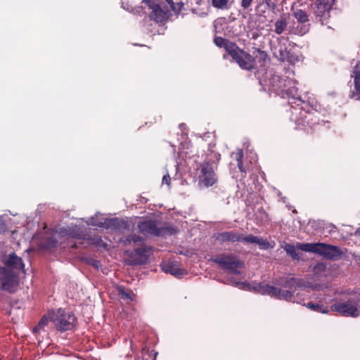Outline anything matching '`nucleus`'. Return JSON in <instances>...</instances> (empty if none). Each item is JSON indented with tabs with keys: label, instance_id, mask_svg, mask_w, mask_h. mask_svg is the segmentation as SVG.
I'll return each mask as SVG.
<instances>
[{
	"label": "nucleus",
	"instance_id": "obj_1",
	"mask_svg": "<svg viewBox=\"0 0 360 360\" xmlns=\"http://www.w3.org/2000/svg\"><path fill=\"white\" fill-rule=\"evenodd\" d=\"M296 82L288 77H282L278 75H271L269 78V89L276 94L284 97L285 95L295 100L292 101L302 109L305 110L307 103L299 96L298 89L295 86Z\"/></svg>",
	"mask_w": 360,
	"mask_h": 360
},
{
	"label": "nucleus",
	"instance_id": "obj_2",
	"mask_svg": "<svg viewBox=\"0 0 360 360\" xmlns=\"http://www.w3.org/2000/svg\"><path fill=\"white\" fill-rule=\"evenodd\" d=\"M137 229L144 236L165 237L177 233L178 229L169 223L146 219L137 223Z\"/></svg>",
	"mask_w": 360,
	"mask_h": 360
},
{
	"label": "nucleus",
	"instance_id": "obj_3",
	"mask_svg": "<svg viewBox=\"0 0 360 360\" xmlns=\"http://www.w3.org/2000/svg\"><path fill=\"white\" fill-rule=\"evenodd\" d=\"M216 240L221 245L227 243H233L236 242H241L245 243H256L262 246V248L265 250L271 248L269 242L266 239L258 238L252 234H249L245 236L243 233L235 231H226L219 233L216 236Z\"/></svg>",
	"mask_w": 360,
	"mask_h": 360
},
{
	"label": "nucleus",
	"instance_id": "obj_4",
	"mask_svg": "<svg viewBox=\"0 0 360 360\" xmlns=\"http://www.w3.org/2000/svg\"><path fill=\"white\" fill-rule=\"evenodd\" d=\"M297 248L304 252L319 254L328 259H335L342 255V250L338 247L322 243H297Z\"/></svg>",
	"mask_w": 360,
	"mask_h": 360
},
{
	"label": "nucleus",
	"instance_id": "obj_5",
	"mask_svg": "<svg viewBox=\"0 0 360 360\" xmlns=\"http://www.w3.org/2000/svg\"><path fill=\"white\" fill-rule=\"evenodd\" d=\"M50 321H52L56 329L60 332L72 330L77 323V319L73 313L66 311L60 308L49 312Z\"/></svg>",
	"mask_w": 360,
	"mask_h": 360
},
{
	"label": "nucleus",
	"instance_id": "obj_6",
	"mask_svg": "<svg viewBox=\"0 0 360 360\" xmlns=\"http://www.w3.org/2000/svg\"><path fill=\"white\" fill-rule=\"evenodd\" d=\"M212 261L224 271L238 275V269L243 267L244 262L233 254H221L212 259Z\"/></svg>",
	"mask_w": 360,
	"mask_h": 360
},
{
	"label": "nucleus",
	"instance_id": "obj_7",
	"mask_svg": "<svg viewBox=\"0 0 360 360\" xmlns=\"http://www.w3.org/2000/svg\"><path fill=\"white\" fill-rule=\"evenodd\" d=\"M331 309L342 316L358 317L360 316L359 300L352 297L347 300H340L331 306Z\"/></svg>",
	"mask_w": 360,
	"mask_h": 360
},
{
	"label": "nucleus",
	"instance_id": "obj_8",
	"mask_svg": "<svg viewBox=\"0 0 360 360\" xmlns=\"http://www.w3.org/2000/svg\"><path fill=\"white\" fill-rule=\"evenodd\" d=\"M19 281L17 274L12 270L0 266V290L10 293L17 290Z\"/></svg>",
	"mask_w": 360,
	"mask_h": 360
},
{
	"label": "nucleus",
	"instance_id": "obj_9",
	"mask_svg": "<svg viewBox=\"0 0 360 360\" xmlns=\"http://www.w3.org/2000/svg\"><path fill=\"white\" fill-rule=\"evenodd\" d=\"M238 66L245 70L252 71L255 70V58L252 55L245 51L236 45L231 53L229 55Z\"/></svg>",
	"mask_w": 360,
	"mask_h": 360
},
{
	"label": "nucleus",
	"instance_id": "obj_10",
	"mask_svg": "<svg viewBox=\"0 0 360 360\" xmlns=\"http://www.w3.org/2000/svg\"><path fill=\"white\" fill-rule=\"evenodd\" d=\"M258 291L264 295H268L276 299L285 300L290 302H296L294 295L295 290H283L280 288H276L268 284L259 285Z\"/></svg>",
	"mask_w": 360,
	"mask_h": 360
},
{
	"label": "nucleus",
	"instance_id": "obj_11",
	"mask_svg": "<svg viewBox=\"0 0 360 360\" xmlns=\"http://www.w3.org/2000/svg\"><path fill=\"white\" fill-rule=\"evenodd\" d=\"M198 171V183L200 186L210 187L217 181V175L209 162L200 164Z\"/></svg>",
	"mask_w": 360,
	"mask_h": 360
},
{
	"label": "nucleus",
	"instance_id": "obj_12",
	"mask_svg": "<svg viewBox=\"0 0 360 360\" xmlns=\"http://www.w3.org/2000/svg\"><path fill=\"white\" fill-rule=\"evenodd\" d=\"M97 226L106 229H110L119 232H123L125 230H128L129 228V224L127 221L117 217L105 218L103 221L98 223Z\"/></svg>",
	"mask_w": 360,
	"mask_h": 360
},
{
	"label": "nucleus",
	"instance_id": "obj_13",
	"mask_svg": "<svg viewBox=\"0 0 360 360\" xmlns=\"http://www.w3.org/2000/svg\"><path fill=\"white\" fill-rule=\"evenodd\" d=\"M274 56L281 62H288L290 64H295L299 60L298 56L288 49L285 44H279L275 48Z\"/></svg>",
	"mask_w": 360,
	"mask_h": 360
},
{
	"label": "nucleus",
	"instance_id": "obj_14",
	"mask_svg": "<svg viewBox=\"0 0 360 360\" xmlns=\"http://www.w3.org/2000/svg\"><path fill=\"white\" fill-rule=\"evenodd\" d=\"M151 245H143L134 250V252L130 255V257L134 264H145L148 262L149 254L153 250Z\"/></svg>",
	"mask_w": 360,
	"mask_h": 360
},
{
	"label": "nucleus",
	"instance_id": "obj_15",
	"mask_svg": "<svg viewBox=\"0 0 360 360\" xmlns=\"http://www.w3.org/2000/svg\"><path fill=\"white\" fill-rule=\"evenodd\" d=\"M351 78L354 79V89L349 91V98L360 101V61L352 68Z\"/></svg>",
	"mask_w": 360,
	"mask_h": 360
},
{
	"label": "nucleus",
	"instance_id": "obj_16",
	"mask_svg": "<svg viewBox=\"0 0 360 360\" xmlns=\"http://www.w3.org/2000/svg\"><path fill=\"white\" fill-rule=\"evenodd\" d=\"M214 44L219 47L224 48L226 52V54L223 55V58L226 59L227 58V55H229L234 47L237 45L235 42L231 41L229 39H224L221 37H216L214 39Z\"/></svg>",
	"mask_w": 360,
	"mask_h": 360
},
{
	"label": "nucleus",
	"instance_id": "obj_17",
	"mask_svg": "<svg viewBox=\"0 0 360 360\" xmlns=\"http://www.w3.org/2000/svg\"><path fill=\"white\" fill-rule=\"evenodd\" d=\"M312 9L316 20L321 22L322 25H323L324 20H326L329 16V11H330V8L317 5L316 3H314V6H312Z\"/></svg>",
	"mask_w": 360,
	"mask_h": 360
},
{
	"label": "nucleus",
	"instance_id": "obj_18",
	"mask_svg": "<svg viewBox=\"0 0 360 360\" xmlns=\"http://www.w3.org/2000/svg\"><path fill=\"white\" fill-rule=\"evenodd\" d=\"M5 265L7 267L18 270L24 269V264L20 257L15 255V253L10 254L8 259L4 262Z\"/></svg>",
	"mask_w": 360,
	"mask_h": 360
},
{
	"label": "nucleus",
	"instance_id": "obj_19",
	"mask_svg": "<svg viewBox=\"0 0 360 360\" xmlns=\"http://www.w3.org/2000/svg\"><path fill=\"white\" fill-rule=\"evenodd\" d=\"M282 286L285 288H288L289 290H295L297 288L305 287L304 281L303 279L297 278H287L283 283Z\"/></svg>",
	"mask_w": 360,
	"mask_h": 360
},
{
	"label": "nucleus",
	"instance_id": "obj_20",
	"mask_svg": "<svg viewBox=\"0 0 360 360\" xmlns=\"http://www.w3.org/2000/svg\"><path fill=\"white\" fill-rule=\"evenodd\" d=\"M152 12L150 14V18L156 22H162L167 20V13L164 11L160 6L158 4L151 8Z\"/></svg>",
	"mask_w": 360,
	"mask_h": 360
},
{
	"label": "nucleus",
	"instance_id": "obj_21",
	"mask_svg": "<svg viewBox=\"0 0 360 360\" xmlns=\"http://www.w3.org/2000/svg\"><path fill=\"white\" fill-rule=\"evenodd\" d=\"M252 54L253 58H255V70L256 69V61L262 67L265 66L266 63L270 60L267 53L259 48H255Z\"/></svg>",
	"mask_w": 360,
	"mask_h": 360
},
{
	"label": "nucleus",
	"instance_id": "obj_22",
	"mask_svg": "<svg viewBox=\"0 0 360 360\" xmlns=\"http://www.w3.org/2000/svg\"><path fill=\"white\" fill-rule=\"evenodd\" d=\"M118 295L123 300L128 302L133 301L135 295L131 289L126 288L123 286H118L117 288Z\"/></svg>",
	"mask_w": 360,
	"mask_h": 360
},
{
	"label": "nucleus",
	"instance_id": "obj_23",
	"mask_svg": "<svg viewBox=\"0 0 360 360\" xmlns=\"http://www.w3.org/2000/svg\"><path fill=\"white\" fill-rule=\"evenodd\" d=\"M162 270L166 273H169L175 276L183 275V270L179 268L172 262H168L162 266Z\"/></svg>",
	"mask_w": 360,
	"mask_h": 360
},
{
	"label": "nucleus",
	"instance_id": "obj_24",
	"mask_svg": "<svg viewBox=\"0 0 360 360\" xmlns=\"http://www.w3.org/2000/svg\"><path fill=\"white\" fill-rule=\"evenodd\" d=\"M283 248L286 252V253L294 259H300V252H297V245L295 247V245L285 243L284 245L283 246Z\"/></svg>",
	"mask_w": 360,
	"mask_h": 360
},
{
	"label": "nucleus",
	"instance_id": "obj_25",
	"mask_svg": "<svg viewBox=\"0 0 360 360\" xmlns=\"http://www.w3.org/2000/svg\"><path fill=\"white\" fill-rule=\"evenodd\" d=\"M68 237L77 239H85L84 234L77 226H68Z\"/></svg>",
	"mask_w": 360,
	"mask_h": 360
},
{
	"label": "nucleus",
	"instance_id": "obj_26",
	"mask_svg": "<svg viewBox=\"0 0 360 360\" xmlns=\"http://www.w3.org/2000/svg\"><path fill=\"white\" fill-rule=\"evenodd\" d=\"M292 15L296 18L298 22L305 24L309 21V14L302 9H297L292 13Z\"/></svg>",
	"mask_w": 360,
	"mask_h": 360
},
{
	"label": "nucleus",
	"instance_id": "obj_27",
	"mask_svg": "<svg viewBox=\"0 0 360 360\" xmlns=\"http://www.w3.org/2000/svg\"><path fill=\"white\" fill-rule=\"evenodd\" d=\"M89 243L95 245L97 248H108V244L102 240L99 236H94L88 238Z\"/></svg>",
	"mask_w": 360,
	"mask_h": 360
},
{
	"label": "nucleus",
	"instance_id": "obj_28",
	"mask_svg": "<svg viewBox=\"0 0 360 360\" xmlns=\"http://www.w3.org/2000/svg\"><path fill=\"white\" fill-rule=\"evenodd\" d=\"M287 25H288V23L286 21V19L282 16L279 20H278L275 22L274 32L277 34H282L283 32V31L285 30Z\"/></svg>",
	"mask_w": 360,
	"mask_h": 360
},
{
	"label": "nucleus",
	"instance_id": "obj_29",
	"mask_svg": "<svg viewBox=\"0 0 360 360\" xmlns=\"http://www.w3.org/2000/svg\"><path fill=\"white\" fill-rule=\"evenodd\" d=\"M257 220V223L260 225L265 224L269 221V214L264 211L263 208L258 209Z\"/></svg>",
	"mask_w": 360,
	"mask_h": 360
},
{
	"label": "nucleus",
	"instance_id": "obj_30",
	"mask_svg": "<svg viewBox=\"0 0 360 360\" xmlns=\"http://www.w3.org/2000/svg\"><path fill=\"white\" fill-rule=\"evenodd\" d=\"M50 320V316L49 315V317L44 316L38 324L33 328V333H39L41 329H44L46 326H47L49 321Z\"/></svg>",
	"mask_w": 360,
	"mask_h": 360
},
{
	"label": "nucleus",
	"instance_id": "obj_31",
	"mask_svg": "<svg viewBox=\"0 0 360 360\" xmlns=\"http://www.w3.org/2000/svg\"><path fill=\"white\" fill-rule=\"evenodd\" d=\"M243 152L242 150H239L238 152L236 154V159L237 160V165L238 167L239 170L243 173H246V170L243 166Z\"/></svg>",
	"mask_w": 360,
	"mask_h": 360
},
{
	"label": "nucleus",
	"instance_id": "obj_32",
	"mask_svg": "<svg viewBox=\"0 0 360 360\" xmlns=\"http://www.w3.org/2000/svg\"><path fill=\"white\" fill-rule=\"evenodd\" d=\"M309 30V24H302L301 26H297L295 29V34L302 36L307 33Z\"/></svg>",
	"mask_w": 360,
	"mask_h": 360
},
{
	"label": "nucleus",
	"instance_id": "obj_33",
	"mask_svg": "<svg viewBox=\"0 0 360 360\" xmlns=\"http://www.w3.org/2000/svg\"><path fill=\"white\" fill-rule=\"evenodd\" d=\"M307 307L309 309H310L311 310H314V311H316L322 312V313H327V311H325V310L322 309V308H323L322 305H320V304H316V303L309 302L307 304Z\"/></svg>",
	"mask_w": 360,
	"mask_h": 360
},
{
	"label": "nucleus",
	"instance_id": "obj_34",
	"mask_svg": "<svg viewBox=\"0 0 360 360\" xmlns=\"http://www.w3.org/2000/svg\"><path fill=\"white\" fill-rule=\"evenodd\" d=\"M326 269V264L325 263H318L314 267V271L315 274H319L325 271Z\"/></svg>",
	"mask_w": 360,
	"mask_h": 360
},
{
	"label": "nucleus",
	"instance_id": "obj_35",
	"mask_svg": "<svg viewBox=\"0 0 360 360\" xmlns=\"http://www.w3.org/2000/svg\"><path fill=\"white\" fill-rule=\"evenodd\" d=\"M333 0H316L314 3L317 5L326 6L331 9Z\"/></svg>",
	"mask_w": 360,
	"mask_h": 360
},
{
	"label": "nucleus",
	"instance_id": "obj_36",
	"mask_svg": "<svg viewBox=\"0 0 360 360\" xmlns=\"http://www.w3.org/2000/svg\"><path fill=\"white\" fill-rule=\"evenodd\" d=\"M254 0H240V6L243 10H248L252 4Z\"/></svg>",
	"mask_w": 360,
	"mask_h": 360
},
{
	"label": "nucleus",
	"instance_id": "obj_37",
	"mask_svg": "<svg viewBox=\"0 0 360 360\" xmlns=\"http://www.w3.org/2000/svg\"><path fill=\"white\" fill-rule=\"evenodd\" d=\"M130 238L131 240V243H136L138 242H143L144 239L142 236L136 234L130 235Z\"/></svg>",
	"mask_w": 360,
	"mask_h": 360
},
{
	"label": "nucleus",
	"instance_id": "obj_38",
	"mask_svg": "<svg viewBox=\"0 0 360 360\" xmlns=\"http://www.w3.org/2000/svg\"><path fill=\"white\" fill-rule=\"evenodd\" d=\"M141 1H142V3H144L145 4H146L150 9L153 7H154L155 5L158 4L156 0H141Z\"/></svg>",
	"mask_w": 360,
	"mask_h": 360
},
{
	"label": "nucleus",
	"instance_id": "obj_39",
	"mask_svg": "<svg viewBox=\"0 0 360 360\" xmlns=\"http://www.w3.org/2000/svg\"><path fill=\"white\" fill-rule=\"evenodd\" d=\"M120 242L123 243L124 245H128L131 244V240L130 238V235L127 236L126 237L121 238L120 239Z\"/></svg>",
	"mask_w": 360,
	"mask_h": 360
},
{
	"label": "nucleus",
	"instance_id": "obj_40",
	"mask_svg": "<svg viewBox=\"0 0 360 360\" xmlns=\"http://www.w3.org/2000/svg\"><path fill=\"white\" fill-rule=\"evenodd\" d=\"M162 181L163 184H165L167 186H169L171 183V178L169 175L168 174H165L162 177Z\"/></svg>",
	"mask_w": 360,
	"mask_h": 360
},
{
	"label": "nucleus",
	"instance_id": "obj_41",
	"mask_svg": "<svg viewBox=\"0 0 360 360\" xmlns=\"http://www.w3.org/2000/svg\"><path fill=\"white\" fill-rule=\"evenodd\" d=\"M68 226L67 228H63L60 229V233L62 236H67L68 237L69 231H68Z\"/></svg>",
	"mask_w": 360,
	"mask_h": 360
},
{
	"label": "nucleus",
	"instance_id": "obj_42",
	"mask_svg": "<svg viewBox=\"0 0 360 360\" xmlns=\"http://www.w3.org/2000/svg\"><path fill=\"white\" fill-rule=\"evenodd\" d=\"M157 352H154L152 351L151 354H148V358L146 359V360H156Z\"/></svg>",
	"mask_w": 360,
	"mask_h": 360
},
{
	"label": "nucleus",
	"instance_id": "obj_43",
	"mask_svg": "<svg viewBox=\"0 0 360 360\" xmlns=\"http://www.w3.org/2000/svg\"><path fill=\"white\" fill-rule=\"evenodd\" d=\"M165 1H166L167 2V4L170 6V7H171V8H172V10H174V11H175V10H176V7H175V6H174V1H173L172 0H165Z\"/></svg>",
	"mask_w": 360,
	"mask_h": 360
},
{
	"label": "nucleus",
	"instance_id": "obj_44",
	"mask_svg": "<svg viewBox=\"0 0 360 360\" xmlns=\"http://www.w3.org/2000/svg\"><path fill=\"white\" fill-rule=\"evenodd\" d=\"M263 2L269 6L271 2V0H263Z\"/></svg>",
	"mask_w": 360,
	"mask_h": 360
},
{
	"label": "nucleus",
	"instance_id": "obj_45",
	"mask_svg": "<svg viewBox=\"0 0 360 360\" xmlns=\"http://www.w3.org/2000/svg\"><path fill=\"white\" fill-rule=\"evenodd\" d=\"M72 248H79V246H78V245H77L76 243H75L73 245H72Z\"/></svg>",
	"mask_w": 360,
	"mask_h": 360
},
{
	"label": "nucleus",
	"instance_id": "obj_46",
	"mask_svg": "<svg viewBox=\"0 0 360 360\" xmlns=\"http://www.w3.org/2000/svg\"><path fill=\"white\" fill-rule=\"evenodd\" d=\"M179 4L180 5V8H181L184 6V4H183V3H181H181H179Z\"/></svg>",
	"mask_w": 360,
	"mask_h": 360
},
{
	"label": "nucleus",
	"instance_id": "obj_47",
	"mask_svg": "<svg viewBox=\"0 0 360 360\" xmlns=\"http://www.w3.org/2000/svg\"><path fill=\"white\" fill-rule=\"evenodd\" d=\"M260 5H261V4H259V5L257 6L256 10H258V9H259V8Z\"/></svg>",
	"mask_w": 360,
	"mask_h": 360
}]
</instances>
